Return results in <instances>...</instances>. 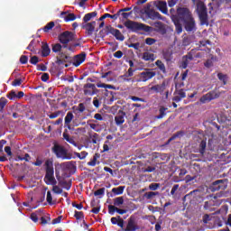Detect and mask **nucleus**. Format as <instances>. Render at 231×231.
Wrapping results in <instances>:
<instances>
[{"label": "nucleus", "mask_w": 231, "mask_h": 231, "mask_svg": "<svg viewBox=\"0 0 231 231\" xmlns=\"http://www.w3.org/2000/svg\"><path fill=\"white\" fill-rule=\"evenodd\" d=\"M167 107H165V106H161L160 108H159V113H160V115H158L157 116H156V118L158 119V120H162V118H163V116H165L166 115H167V113H165V111H167Z\"/></svg>", "instance_id": "obj_38"}, {"label": "nucleus", "mask_w": 231, "mask_h": 231, "mask_svg": "<svg viewBox=\"0 0 231 231\" xmlns=\"http://www.w3.org/2000/svg\"><path fill=\"white\" fill-rule=\"evenodd\" d=\"M30 63L32 64L33 66H37V64L39 63V57L37 56L31 57Z\"/></svg>", "instance_id": "obj_54"}, {"label": "nucleus", "mask_w": 231, "mask_h": 231, "mask_svg": "<svg viewBox=\"0 0 231 231\" xmlns=\"http://www.w3.org/2000/svg\"><path fill=\"white\" fill-rule=\"evenodd\" d=\"M133 75H134V69L129 68L127 72L122 76V79H124L125 82H131V79H129V77H133Z\"/></svg>", "instance_id": "obj_32"}, {"label": "nucleus", "mask_w": 231, "mask_h": 231, "mask_svg": "<svg viewBox=\"0 0 231 231\" xmlns=\"http://www.w3.org/2000/svg\"><path fill=\"white\" fill-rule=\"evenodd\" d=\"M226 180H218L211 184L210 190L211 192H217L218 190H226Z\"/></svg>", "instance_id": "obj_10"}, {"label": "nucleus", "mask_w": 231, "mask_h": 231, "mask_svg": "<svg viewBox=\"0 0 231 231\" xmlns=\"http://www.w3.org/2000/svg\"><path fill=\"white\" fill-rule=\"evenodd\" d=\"M124 190H125V186H119L117 188H113L112 189V192H107L106 196L107 198H114V196H120L122 194H124Z\"/></svg>", "instance_id": "obj_19"}, {"label": "nucleus", "mask_w": 231, "mask_h": 231, "mask_svg": "<svg viewBox=\"0 0 231 231\" xmlns=\"http://www.w3.org/2000/svg\"><path fill=\"white\" fill-rule=\"evenodd\" d=\"M84 60H86V52H81L80 54L74 56L72 59V64L75 66V68H79V66H80Z\"/></svg>", "instance_id": "obj_17"}, {"label": "nucleus", "mask_w": 231, "mask_h": 231, "mask_svg": "<svg viewBox=\"0 0 231 231\" xmlns=\"http://www.w3.org/2000/svg\"><path fill=\"white\" fill-rule=\"evenodd\" d=\"M7 98H9V100H14V98H17V94L15 91L12 90L9 94H7Z\"/></svg>", "instance_id": "obj_60"}, {"label": "nucleus", "mask_w": 231, "mask_h": 231, "mask_svg": "<svg viewBox=\"0 0 231 231\" xmlns=\"http://www.w3.org/2000/svg\"><path fill=\"white\" fill-rule=\"evenodd\" d=\"M149 189L150 190H158L160 189V183H151Z\"/></svg>", "instance_id": "obj_58"}, {"label": "nucleus", "mask_w": 231, "mask_h": 231, "mask_svg": "<svg viewBox=\"0 0 231 231\" xmlns=\"http://www.w3.org/2000/svg\"><path fill=\"white\" fill-rule=\"evenodd\" d=\"M117 207L113 206V205H109L108 206V214H110L111 216H113L116 211H117Z\"/></svg>", "instance_id": "obj_53"}, {"label": "nucleus", "mask_w": 231, "mask_h": 231, "mask_svg": "<svg viewBox=\"0 0 231 231\" xmlns=\"http://www.w3.org/2000/svg\"><path fill=\"white\" fill-rule=\"evenodd\" d=\"M167 87V83L163 81L161 85H154L149 88V91L152 93H163L165 91V88Z\"/></svg>", "instance_id": "obj_20"}, {"label": "nucleus", "mask_w": 231, "mask_h": 231, "mask_svg": "<svg viewBox=\"0 0 231 231\" xmlns=\"http://www.w3.org/2000/svg\"><path fill=\"white\" fill-rule=\"evenodd\" d=\"M201 155L191 153L189 154V160H192V162H201Z\"/></svg>", "instance_id": "obj_48"}, {"label": "nucleus", "mask_w": 231, "mask_h": 231, "mask_svg": "<svg viewBox=\"0 0 231 231\" xmlns=\"http://www.w3.org/2000/svg\"><path fill=\"white\" fill-rule=\"evenodd\" d=\"M21 84H23V79H15L12 82V86H14V88H17V86H21Z\"/></svg>", "instance_id": "obj_57"}, {"label": "nucleus", "mask_w": 231, "mask_h": 231, "mask_svg": "<svg viewBox=\"0 0 231 231\" xmlns=\"http://www.w3.org/2000/svg\"><path fill=\"white\" fill-rule=\"evenodd\" d=\"M74 217L78 220L84 219V212L82 211H75Z\"/></svg>", "instance_id": "obj_52"}, {"label": "nucleus", "mask_w": 231, "mask_h": 231, "mask_svg": "<svg viewBox=\"0 0 231 231\" xmlns=\"http://www.w3.org/2000/svg\"><path fill=\"white\" fill-rule=\"evenodd\" d=\"M184 57H185V59H187L189 62H190V60H194V52H193V51L188 52V54L185 55Z\"/></svg>", "instance_id": "obj_59"}, {"label": "nucleus", "mask_w": 231, "mask_h": 231, "mask_svg": "<svg viewBox=\"0 0 231 231\" xmlns=\"http://www.w3.org/2000/svg\"><path fill=\"white\" fill-rule=\"evenodd\" d=\"M219 97L220 94L213 90L202 96L199 100L201 104H207V102H212V100H216V98H219Z\"/></svg>", "instance_id": "obj_12"}, {"label": "nucleus", "mask_w": 231, "mask_h": 231, "mask_svg": "<svg viewBox=\"0 0 231 231\" xmlns=\"http://www.w3.org/2000/svg\"><path fill=\"white\" fill-rule=\"evenodd\" d=\"M58 39L60 44H63V48H68L69 42L75 41V33L69 31H65L59 34Z\"/></svg>", "instance_id": "obj_7"}, {"label": "nucleus", "mask_w": 231, "mask_h": 231, "mask_svg": "<svg viewBox=\"0 0 231 231\" xmlns=\"http://www.w3.org/2000/svg\"><path fill=\"white\" fill-rule=\"evenodd\" d=\"M121 205H124V197L114 199V207H120Z\"/></svg>", "instance_id": "obj_42"}, {"label": "nucleus", "mask_w": 231, "mask_h": 231, "mask_svg": "<svg viewBox=\"0 0 231 231\" xmlns=\"http://www.w3.org/2000/svg\"><path fill=\"white\" fill-rule=\"evenodd\" d=\"M124 26H125L127 30H130V32H133L134 33H136L137 32H151V26L142 23L134 22L133 20H127L125 22Z\"/></svg>", "instance_id": "obj_3"}, {"label": "nucleus", "mask_w": 231, "mask_h": 231, "mask_svg": "<svg viewBox=\"0 0 231 231\" xmlns=\"http://www.w3.org/2000/svg\"><path fill=\"white\" fill-rule=\"evenodd\" d=\"M154 32L161 33V35H165L167 33V24L162 22L153 23Z\"/></svg>", "instance_id": "obj_16"}, {"label": "nucleus", "mask_w": 231, "mask_h": 231, "mask_svg": "<svg viewBox=\"0 0 231 231\" xmlns=\"http://www.w3.org/2000/svg\"><path fill=\"white\" fill-rule=\"evenodd\" d=\"M55 27V22H50L49 23H47L43 28V32L45 33H48L51 30H53V28Z\"/></svg>", "instance_id": "obj_39"}, {"label": "nucleus", "mask_w": 231, "mask_h": 231, "mask_svg": "<svg viewBox=\"0 0 231 231\" xmlns=\"http://www.w3.org/2000/svg\"><path fill=\"white\" fill-rule=\"evenodd\" d=\"M90 205L93 208L91 209L92 214H98L100 212V206L96 207L95 201L91 202Z\"/></svg>", "instance_id": "obj_50"}, {"label": "nucleus", "mask_w": 231, "mask_h": 231, "mask_svg": "<svg viewBox=\"0 0 231 231\" xmlns=\"http://www.w3.org/2000/svg\"><path fill=\"white\" fill-rule=\"evenodd\" d=\"M35 40L31 41L26 50H29V51H35Z\"/></svg>", "instance_id": "obj_55"}, {"label": "nucleus", "mask_w": 231, "mask_h": 231, "mask_svg": "<svg viewBox=\"0 0 231 231\" xmlns=\"http://www.w3.org/2000/svg\"><path fill=\"white\" fill-rule=\"evenodd\" d=\"M62 51V45L60 43L52 44L53 53H59Z\"/></svg>", "instance_id": "obj_44"}, {"label": "nucleus", "mask_w": 231, "mask_h": 231, "mask_svg": "<svg viewBox=\"0 0 231 231\" xmlns=\"http://www.w3.org/2000/svg\"><path fill=\"white\" fill-rule=\"evenodd\" d=\"M60 18L64 19L65 23H69V21H75V19H77V15L73 13L62 12L60 14Z\"/></svg>", "instance_id": "obj_22"}, {"label": "nucleus", "mask_w": 231, "mask_h": 231, "mask_svg": "<svg viewBox=\"0 0 231 231\" xmlns=\"http://www.w3.org/2000/svg\"><path fill=\"white\" fill-rule=\"evenodd\" d=\"M97 26V22L93 21L82 25L83 30H86L87 35H93L95 32V27Z\"/></svg>", "instance_id": "obj_18"}, {"label": "nucleus", "mask_w": 231, "mask_h": 231, "mask_svg": "<svg viewBox=\"0 0 231 231\" xmlns=\"http://www.w3.org/2000/svg\"><path fill=\"white\" fill-rule=\"evenodd\" d=\"M59 185L62 187V189H65V190H69V189H71V180H59Z\"/></svg>", "instance_id": "obj_33"}, {"label": "nucleus", "mask_w": 231, "mask_h": 231, "mask_svg": "<svg viewBox=\"0 0 231 231\" xmlns=\"http://www.w3.org/2000/svg\"><path fill=\"white\" fill-rule=\"evenodd\" d=\"M125 113H124V111H119L118 115L115 116L116 125H122V124L125 122Z\"/></svg>", "instance_id": "obj_25"}, {"label": "nucleus", "mask_w": 231, "mask_h": 231, "mask_svg": "<svg viewBox=\"0 0 231 231\" xmlns=\"http://www.w3.org/2000/svg\"><path fill=\"white\" fill-rule=\"evenodd\" d=\"M97 88H104L105 89H115V86L107 85L106 83H97Z\"/></svg>", "instance_id": "obj_46"}, {"label": "nucleus", "mask_w": 231, "mask_h": 231, "mask_svg": "<svg viewBox=\"0 0 231 231\" xmlns=\"http://www.w3.org/2000/svg\"><path fill=\"white\" fill-rule=\"evenodd\" d=\"M140 230V226L136 223V218L134 216H131L128 218V223L125 228H123L122 231H136Z\"/></svg>", "instance_id": "obj_14"}, {"label": "nucleus", "mask_w": 231, "mask_h": 231, "mask_svg": "<svg viewBox=\"0 0 231 231\" xmlns=\"http://www.w3.org/2000/svg\"><path fill=\"white\" fill-rule=\"evenodd\" d=\"M63 138L64 140H66V142H68L69 143H70L71 145H77V143L75 142V139H73V137H70L69 134H68V130H65L63 133Z\"/></svg>", "instance_id": "obj_31"}, {"label": "nucleus", "mask_w": 231, "mask_h": 231, "mask_svg": "<svg viewBox=\"0 0 231 231\" xmlns=\"http://www.w3.org/2000/svg\"><path fill=\"white\" fill-rule=\"evenodd\" d=\"M60 116V111H57V112H54L51 115H49V118H51V120H53L54 118H57L58 116Z\"/></svg>", "instance_id": "obj_64"}, {"label": "nucleus", "mask_w": 231, "mask_h": 231, "mask_svg": "<svg viewBox=\"0 0 231 231\" xmlns=\"http://www.w3.org/2000/svg\"><path fill=\"white\" fill-rule=\"evenodd\" d=\"M74 118L73 112H68L64 118V127L69 129V131H73V127H79L80 125V123Z\"/></svg>", "instance_id": "obj_6"}, {"label": "nucleus", "mask_w": 231, "mask_h": 231, "mask_svg": "<svg viewBox=\"0 0 231 231\" xmlns=\"http://www.w3.org/2000/svg\"><path fill=\"white\" fill-rule=\"evenodd\" d=\"M97 15H98V13L97 11L86 14L83 17V23H89V21H91L93 18L97 17Z\"/></svg>", "instance_id": "obj_29"}, {"label": "nucleus", "mask_w": 231, "mask_h": 231, "mask_svg": "<svg viewBox=\"0 0 231 231\" xmlns=\"http://www.w3.org/2000/svg\"><path fill=\"white\" fill-rule=\"evenodd\" d=\"M172 50L171 49H166L162 51V56L164 60H166V62H171V60H172Z\"/></svg>", "instance_id": "obj_27"}, {"label": "nucleus", "mask_w": 231, "mask_h": 231, "mask_svg": "<svg viewBox=\"0 0 231 231\" xmlns=\"http://www.w3.org/2000/svg\"><path fill=\"white\" fill-rule=\"evenodd\" d=\"M8 104V100L5 97H1L0 98V113H3L5 109V106Z\"/></svg>", "instance_id": "obj_45"}, {"label": "nucleus", "mask_w": 231, "mask_h": 231, "mask_svg": "<svg viewBox=\"0 0 231 231\" xmlns=\"http://www.w3.org/2000/svg\"><path fill=\"white\" fill-rule=\"evenodd\" d=\"M153 6L164 14V15H169V9L167 8V2L163 0H155L153 1Z\"/></svg>", "instance_id": "obj_13"}, {"label": "nucleus", "mask_w": 231, "mask_h": 231, "mask_svg": "<svg viewBox=\"0 0 231 231\" xmlns=\"http://www.w3.org/2000/svg\"><path fill=\"white\" fill-rule=\"evenodd\" d=\"M51 53V50L48 43H43L42 46V57H48Z\"/></svg>", "instance_id": "obj_30"}, {"label": "nucleus", "mask_w": 231, "mask_h": 231, "mask_svg": "<svg viewBox=\"0 0 231 231\" xmlns=\"http://www.w3.org/2000/svg\"><path fill=\"white\" fill-rule=\"evenodd\" d=\"M183 135V132L180 131L177 132L173 136H171L166 143V145H169V143H171V142H172V140H176V138H180V136Z\"/></svg>", "instance_id": "obj_43"}, {"label": "nucleus", "mask_w": 231, "mask_h": 231, "mask_svg": "<svg viewBox=\"0 0 231 231\" xmlns=\"http://www.w3.org/2000/svg\"><path fill=\"white\" fill-rule=\"evenodd\" d=\"M20 62H21V64H28V56L22 55L20 57Z\"/></svg>", "instance_id": "obj_63"}, {"label": "nucleus", "mask_w": 231, "mask_h": 231, "mask_svg": "<svg viewBox=\"0 0 231 231\" xmlns=\"http://www.w3.org/2000/svg\"><path fill=\"white\" fill-rule=\"evenodd\" d=\"M104 32L106 35H109V33L113 35L116 39V41L124 42L125 40V37L124 36V34H122V32H120V30L118 29L114 28L111 25H106L104 29Z\"/></svg>", "instance_id": "obj_8"}, {"label": "nucleus", "mask_w": 231, "mask_h": 231, "mask_svg": "<svg viewBox=\"0 0 231 231\" xmlns=\"http://www.w3.org/2000/svg\"><path fill=\"white\" fill-rule=\"evenodd\" d=\"M156 77V72L152 71L151 69H144V71L138 74V79L135 82H147L151 79Z\"/></svg>", "instance_id": "obj_9"}, {"label": "nucleus", "mask_w": 231, "mask_h": 231, "mask_svg": "<svg viewBox=\"0 0 231 231\" xmlns=\"http://www.w3.org/2000/svg\"><path fill=\"white\" fill-rule=\"evenodd\" d=\"M207 150V140H202L199 143V152L200 156L205 154V151Z\"/></svg>", "instance_id": "obj_37"}, {"label": "nucleus", "mask_w": 231, "mask_h": 231, "mask_svg": "<svg viewBox=\"0 0 231 231\" xmlns=\"http://www.w3.org/2000/svg\"><path fill=\"white\" fill-rule=\"evenodd\" d=\"M37 69H38V71H47L48 67H46V65L42 63V64L37 65Z\"/></svg>", "instance_id": "obj_61"}, {"label": "nucleus", "mask_w": 231, "mask_h": 231, "mask_svg": "<svg viewBox=\"0 0 231 231\" xmlns=\"http://www.w3.org/2000/svg\"><path fill=\"white\" fill-rule=\"evenodd\" d=\"M75 156H77V158H79V160H86V157L88 156V152L83 151L80 153L79 152H75L74 153Z\"/></svg>", "instance_id": "obj_47"}, {"label": "nucleus", "mask_w": 231, "mask_h": 231, "mask_svg": "<svg viewBox=\"0 0 231 231\" xmlns=\"http://www.w3.org/2000/svg\"><path fill=\"white\" fill-rule=\"evenodd\" d=\"M155 59H156V57L154 56L153 53H151V52H144V53H143V60H146V61H149V60L154 61Z\"/></svg>", "instance_id": "obj_34"}, {"label": "nucleus", "mask_w": 231, "mask_h": 231, "mask_svg": "<svg viewBox=\"0 0 231 231\" xmlns=\"http://www.w3.org/2000/svg\"><path fill=\"white\" fill-rule=\"evenodd\" d=\"M106 188H101L94 192V196H104Z\"/></svg>", "instance_id": "obj_56"}, {"label": "nucleus", "mask_w": 231, "mask_h": 231, "mask_svg": "<svg viewBox=\"0 0 231 231\" xmlns=\"http://www.w3.org/2000/svg\"><path fill=\"white\" fill-rule=\"evenodd\" d=\"M189 62L190 61L187 58H185V56H183L180 68H182V69H187V67L189 66Z\"/></svg>", "instance_id": "obj_51"}, {"label": "nucleus", "mask_w": 231, "mask_h": 231, "mask_svg": "<svg viewBox=\"0 0 231 231\" xmlns=\"http://www.w3.org/2000/svg\"><path fill=\"white\" fill-rule=\"evenodd\" d=\"M197 14L202 26H208V13L205 3L199 2L197 4Z\"/></svg>", "instance_id": "obj_4"}, {"label": "nucleus", "mask_w": 231, "mask_h": 231, "mask_svg": "<svg viewBox=\"0 0 231 231\" xmlns=\"http://www.w3.org/2000/svg\"><path fill=\"white\" fill-rule=\"evenodd\" d=\"M145 14L147 15L148 19H151L152 21H163L164 23H168L167 17L162 16L161 14L153 10H144Z\"/></svg>", "instance_id": "obj_11"}, {"label": "nucleus", "mask_w": 231, "mask_h": 231, "mask_svg": "<svg viewBox=\"0 0 231 231\" xmlns=\"http://www.w3.org/2000/svg\"><path fill=\"white\" fill-rule=\"evenodd\" d=\"M187 94L185 93V90L179 89L174 92V97H172L173 102H181L182 98H186Z\"/></svg>", "instance_id": "obj_21"}, {"label": "nucleus", "mask_w": 231, "mask_h": 231, "mask_svg": "<svg viewBox=\"0 0 231 231\" xmlns=\"http://www.w3.org/2000/svg\"><path fill=\"white\" fill-rule=\"evenodd\" d=\"M45 176L43 181L46 185H53L52 191L54 194H60L62 189L57 186V180H55V170L53 169V160L48 159L45 161Z\"/></svg>", "instance_id": "obj_2"}, {"label": "nucleus", "mask_w": 231, "mask_h": 231, "mask_svg": "<svg viewBox=\"0 0 231 231\" xmlns=\"http://www.w3.org/2000/svg\"><path fill=\"white\" fill-rule=\"evenodd\" d=\"M217 79L220 82H223V86H226V83L228 82V75L220 72L217 74Z\"/></svg>", "instance_id": "obj_35"}, {"label": "nucleus", "mask_w": 231, "mask_h": 231, "mask_svg": "<svg viewBox=\"0 0 231 231\" xmlns=\"http://www.w3.org/2000/svg\"><path fill=\"white\" fill-rule=\"evenodd\" d=\"M41 212H42V209H38L35 212L31 214V219L32 221H33V223H37V221H39V214H41Z\"/></svg>", "instance_id": "obj_40"}, {"label": "nucleus", "mask_w": 231, "mask_h": 231, "mask_svg": "<svg viewBox=\"0 0 231 231\" xmlns=\"http://www.w3.org/2000/svg\"><path fill=\"white\" fill-rule=\"evenodd\" d=\"M170 17L175 26V33L180 35L183 32V26L186 32H196V21L192 17V13L187 7H179L170 9Z\"/></svg>", "instance_id": "obj_1"}, {"label": "nucleus", "mask_w": 231, "mask_h": 231, "mask_svg": "<svg viewBox=\"0 0 231 231\" xmlns=\"http://www.w3.org/2000/svg\"><path fill=\"white\" fill-rule=\"evenodd\" d=\"M84 95L93 97V95H97V86L92 83H87L84 85Z\"/></svg>", "instance_id": "obj_15"}, {"label": "nucleus", "mask_w": 231, "mask_h": 231, "mask_svg": "<svg viewBox=\"0 0 231 231\" xmlns=\"http://www.w3.org/2000/svg\"><path fill=\"white\" fill-rule=\"evenodd\" d=\"M52 152L55 153L56 158H60V160H71L73 158V155L60 144L55 143L52 147Z\"/></svg>", "instance_id": "obj_5"}, {"label": "nucleus", "mask_w": 231, "mask_h": 231, "mask_svg": "<svg viewBox=\"0 0 231 231\" xmlns=\"http://www.w3.org/2000/svg\"><path fill=\"white\" fill-rule=\"evenodd\" d=\"M155 66H157L158 69L163 75H167V68L165 67V63L162 61V60H157L155 61Z\"/></svg>", "instance_id": "obj_26"}, {"label": "nucleus", "mask_w": 231, "mask_h": 231, "mask_svg": "<svg viewBox=\"0 0 231 231\" xmlns=\"http://www.w3.org/2000/svg\"><path fill=\"white\" fill-rule=\"evenodd\" d=\"M100 158V153H95L93 158L87 164L88 167H95L97 165V161Z\"/></svg>", "instance_id": "obj_36"}, {"label": "nucleus", "mask_w": 231, "mask_h": 231, "mask_svg": "<svg viewBox=\"0 0 231 231\" xmlns=\"http://www.w3.org/2000/svg\"><path fill=\"white\" fill-rule=\"evenodd\" d=\"M47 203H49L50 205H56L57 204V200H53V197L51 196V191H47Z\"/></svg>", "instance_id": "obj_41"}, {"label": "nucleus", "mask_w": 231, "mask_h": 231, "mask_svg": "<svg viewBox=\"0 0 231 231\" xmlns=\"http://www.w3.org/2000/svg\"><path fill=\"white\" fill-rule=\"evenodd\" d=\"M124 11H122V9H120L116 14H103L100 18L99 21H104V19H107V17H109V19H114V21H116V19H118V17H120V15H122V13Z\"/></svg>", "instance_id": "obj_24"}, {"label": "nucleus", "mask_w": 231, "mask_h": 231, "mask_svg": "<svg viewBox=\"0 0 231 231\" xmlns=\"http://www.w3.org/2000/svg\"><path fill=\"white\" fill-rule=\"evenodd\" d=\"M154 196H158V192L149 191L144 193L146 199H152Z\"/></svg>", "instance_id": "obj_49"}, {"label": "nucleus", "mask_w": 231, "mask_h": 231, "mask_svg": "<svg viewBox=\"0 0 231 231\" xmlns=\"http://www.w3.org/2000/svg\"><path fill=\"white\" fill-rule=\"evenodd\" d=\"M6 145V140H1L0 141V162H7L8 159L6 158V155H5V152L3 151V147Z\"/></svg>", "instance_id": "obj_28"}, {"label": "nucleus", "mask_w": 231, "mask_h": 231, "mask_svg": "<svg viewBox=\"0 0 231 231\" xmlns=\"http://www.w3.org/2000/svg\"><path fill=\"white\" fill-rule=\"evenodd\" d=\"M71 57L65 54L64 52L60 53V57L57 58L56 63L58 64H64V62H71Z\"/></svg>", "instance_id": "obj_23"}, {"label": "nucleus", "mask_w": 231, "mask_h": 231, "mask_svg": "<svg viewBox=\"0 0 231 231\" xmlns=\"http://www.w3.org/2000/svg\"><path fill=\"white\" fill-rule=\"evenodd\" d=\"M156 42V40L154 38H146L145 43L148 44V46H152Z\"/></svg>", "instance_id": "obj_62"}]
</instances>
